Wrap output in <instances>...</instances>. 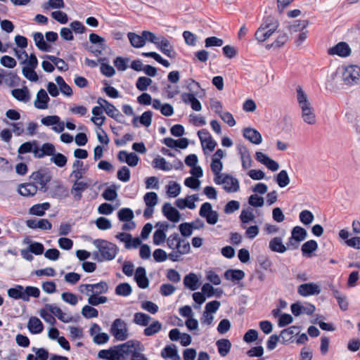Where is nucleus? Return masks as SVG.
Returning a JSON list of instances; mask_svg holds the SVG:
<instances>
[{"label":"nucleus","mask_w":360,"mask_h":360,"mask_svg":"<svg viewBox=\"0 0 360 360\" xmlns=\"http://www.w3.org/2000/svg\"><path fill=\"white\" fill-rule=\"evenodd\" d=\"M34 70L35 69H32L27 67H23L22 72L25 77L30 81L37 82L39 80V77Z\"/></svg>","instance_id":"nucleus-58"},{"label":"nucleus","mask_w":360,"mask_h":360,"mask_svg":"<svg viewBox=\"0 0 360 360\" xmlns=\"http://www.w3.org/2000/svg\"><path fill=\"white\" fill-rule=\"evenodd\" d=\"M276 181L281 188L285 187L290 183V178L285 170H281L276 177Z\"/></svg>","instance_id":"nucleus-46"},{"label":"nucleus","mask_w":360,"mask_h":360,"mask_svg":"<svg viewBox=\"0 0 360 360\" xmlns=\"http://www.w3.org/2000/svg\"><path fill=\"white\" fill-rule=\"evenodd\" d=\"M237 150L240 156L243 168L247 169L250 167L252 160L248 148L245 145L239 144L237 146Z\"/></svg>","instance_id":"nucleus-15"},{"label":"nucleus","mask_w":360,"mask_h":360,"mask_svg":"<svg viewBox=\"0 0 360 360\" xmlns=\"http://www.w3.org/2000/svg\"><path fill=\"white\" fill-rule=\"evenodd\" d=\"M131 172L129 169L126 166H122L117 174V179L123 182H127L130 179Z\"/></svg>","instance_id":"nucleus-56"},{"label":"nucleus","mask_w":360,"mask_h":360,"mask_svg":"<svg viewBox=\"0 0 360 360\" xmlns=\"http://www.w3.org/2000/svg\"><path fill=\"white\" fill-rule=\"evenodd\" d=\"M318 248V243L314 240H310L305 242L301 248L302 253L304 257H311L312 252Z\"/></svg>","instance_id":"nucleus-28"},{"label":"nucleus","mask_w":360,"mask_h":360,"mask_svg":"<svg viewBox=\"0 0 360 360\" xmlns=\"http://www.w3.org/2000/svg\"><path fill=\"white\" fill-rule=\"evenodd\" d=\"M104 110L109 117L115 119L118 122H122L117 119V117L120 115L119 110L112 103H108V105L104 107Z\"/></svg>","instance_id":"nucleus-54"},{"label":"nucleus","mask_w":360,"mask_h":360,"mask_svg":"<svg viewBox=\"0 0 360 360\" xmlns=\"http://www.w3.org/2000/svg\"><path fill=\"white\" fill-rule=\"evenodd\" d=\"M128 38L131 45L134 48H141L145 45L143 35H139L134 32H129Z\"/></svg>","instance_id":"nucleus-35"},{"label":"nucleus","mask_w":360,"mask_h":360,"mask_svg":"<svg viewBox=\"0 0 360 360\" xmlns=\"http://www.w3.org/2000/svg\"><path fill=\"white\" fill-rule=\"evenodd\" d=\"M39 295L40 290L38 288L34 286L24 288V301L29 302L30 297L37 298Z\"/></svg>","instance_id":"nucleus-40"},{"label":"nucleus","mask_w":360,"mask_h":360,"mask_svg":"<svg viewBox=\"0 0 360 360\" xmlns=\"http://www.w3.org/2000/svg\"><path fill=\"white\" fill-rule=\"evenodd\" d=\"M300 221L304 225H309L314 219V216L311 212L309 210H303L300 213L299 215Z\"/></svg>","instance_id":"nucleus-53"},{"label":"nucleus","mask_w":360,"mask_h":360,"mask_svg":"<svg viewBox=\"0 0 360 360\" xmlns=\"http://www.w3.org/2000/svg\"><path fill=\"white\" fill-rule=\"evenodd\" d=\"M134 280L140 288L145 289L149 285V281L146 276V271L144 267L139 266L136 269Z\"/></svg>","instance_id":"nucleus-17"},{"label":"nucleus","mask_w":360,"mask_h":360,"mask_svg":"<svg viewBox=\"0 0 360 360\" xmlns=\"http://www.w3.org/2000/svg\"><path fill=\"white\" fill-rule=\"evenodd\" d=\"M167 193L169 197L175 198L179 195L181 192L180 185L175 181H170L167 186Z\"/></svg>","instance_id":"nucleus-48"},{"label":"nucleus","mask_w":360,"mask_h":360,"mask_svg":"<svg viewBox=\"0 0 360 360\" xmlns=\"http://www.w3.org/2000/svg\"><path fill=\"white\" fill-rule=\"evenodd\" d=\"M243 136L251 143L258 145L262 141L261 134L256 129L250 127L243 129Z\"/></svg>","instance_id":"nucleus-20"},{"label":"nucleus","mask_w":360,"mask_h":360,"mask_svg":"<svg viewBox=\"0 0 360 360\" xmlns=\"http://www.w3.org/2000/svg\"><path fill=\"white\" fill-rule=\"evenodd\" d=\"M117 189L116 185L112 184L103 191L102 193L103 198L106 200H114L117 196Z\"/></svg>","instance_id":"nucleus-42"},{"label":"nucleus","mask_w":360,"mask_h":360,"mask_svg":"<svg viewBox=\"0 0 360 360\" xmlns=\"http://www.w3.org/2000/svg\"><path fill=\"white\" fill-rule=\"evenodd\" d=\"M52 18L60 22V24H65L68 21V15L61 11H53L51 13Z\"/></svg>","instance_id":"nucleus-62"},{"label":"nucleus","mask_w":360,"mask_h":360,"mask_svg":"<svg viewBox=\"0 0 360 360\" xmlns=\"http://www.w3.org/2000/svg\"><path fill=\"white\" fill-rule=\"evenodd\" d=\"M342 81L344 85L354 86L360 83V67L358 65H348L342 68Z\"/></svg>","instance_id":"nucleus-2"},{"label":"nucleus","mask_w":360,"mask_h":360,"mask_svg":"<svg viewBox=\"0 0 360 360\" xmlns=\"http://www.w3.org/2000/svg\"><path fill=\"white\" fill-rule=\"evenodd\" d=\"M300 108L302 109V117L304 122L309 124H314L316 123V116L311 104L302 106Z\"/></svg>","instance_id":"nucleus-23"},{"label":"nucleus","mask_w":360,"mask_h":360,"mask_svg":"<svg viewBox=\"0 0 360 360\" xmlns=\"http://www.w3.org/2000/svg\"><path fill=\"white\" fill-rule=\"evenodd\" d=\"M42 58L51 61L60 71H67L69 68L68 65L62 58L51 55H44L42 56Z\"/></svg>","instance_id":"nucleus-33"},{"label":"nucleus","mask_w":360,"mask_h":360,"mask_svg":"<svg viewBox=\"0 0 360 360\" xmlns=\"http://www.w3.org/2000/svg\"><path fill=\"white\" fill-rule=\"evenodd\" d=\"M162 212L164 216L170 221L176 223L180 220L181 214L179 212L176 208L173 207L169 202H165L164 204Z\"/></svg>","instance_id":"nucleus-13"},{"label":"nucleus","mask_w":360,"mask_h":360,"mask_svg":"<svg viewBox=\"0 0 360 360\" xmlns=\"http://www.w3.org/2000/svg\"><path fill=\"white\" fill-rule=\"evenodd\" d=\"M162 328V323L158 321H153L149 326L146 327L143 330L146 336H152L158 333Z\"/></svg>","instance_id":"nucleus-41"},{"label":"nucleus","mask_w":360,"mask_h":360,"mask_svg":"<svg viewBox=\"0 0 360 360\" xmlns=\"http://www.w3.org/2000/svg\"><path fill=\"white\" fill-rule=\"evenodd\" d=\"M33 39L36 46L41 51L49 52L51 49V46L49 44L44 38L41 32H35L33 34Z\"/></svg>","instance_id":"nucleus-26"},{"label":"nucleus","mask_w":360,"mask_h":360,"mask_svg":"<svg viewBox=\"0 0 360 360\" xmlns=\"http://www.w3.org/2000/svg\"><path fill=\"white\" fill-rule=\"evenodd\" d=\"M26 225L30 229H40L41 230H50L52 228L51 223L46 219H31L26 221Z\"/></svg>","instance_id":"nucleus-16"},{"label":"nucleus","mask_w":360,"mask_h":360,"mask_svg":"<svg viewBox=\"0 0 360 360\" xmlns=\"http://www.w3.org/2000/svg\"><path fill=\"white\" fill-rule=\"evenodd\" d=\"M300 333V327L296 326H290L281 330L280 336L282 338V343L287 345L293 342V335Z\"/></svg>","instance_id":"nucleus-18"},{"label":"nucleus","mask_w":360,"mask_h":360,"mask_svg":"<svg viewBox=\"0 0 360 360\" xmlns=\"http://www.w3.org/2000/svg\"><path fill=\"white\" fill-rule=\"evenodd\" d=\"M134 217V212L130 208H122L117 212V217L121 221H129Z\"/></svg>","instance_id":"nucleus-43"},{"label":"nucleus","mask_w":360,"mask_h":360,"mask_svg":"<svg viewBox=\"0 0 360 360\" xmlns=\"http://www.w3.org/2000/svg\"><path fill=\"white\" fill-rule=\"evenodd\" d=\"M152 165L154 168L163 171H169L173 168L172 164L167 162L166 160L160 156H158L153 160Z\"/></svg>","instance_id":"nucleus-32"},{"label":"nucleus","mask_w":360,"mask_h":360,"mask_svg":"<svg viewBox=\"0 0 360 360\" xmlns=\"http://www.w3.org/2000/svg\"><path fill=\"white\" fill-rule=\"evenodd\" d=\"M89 41L91 44H96L98 46V49L101 50H105L107 46L105 44V39L97 34L91 33L89 34Z\"/></svg>","instance_id":"nucleus-44"},{"label":"nucleus","mask_w":360,"mask_h":360,"mask_svg":"<svg viewBox=\"0 0 360 360\" xmlns=\"http://www.w3.org/2000/svg\"><path fill=\"white\" fill-rule=\"evenodd\" d=\"M224 278L232 282H238L245 277V272L240 269H228L224 272Z\"/></svg>","instance_id":"nucleus-27"},{"label":"nucleus","mask_w":360,"mask_h":360,"mask_svg":"<svg viewBox=\"0 0 360 360\" xmlns=\"http://www.w3.org/2000/svg\"><path fill=\"white\" fill-rule=\"evenodd\" d=\"M184 285L191 290H195L200 286L199 279L194 273H189L184 278Z\"/></svg>","instance_id":"nucleus-24"},{"label":"nucleus","mask_w":360,"mask_h":360,"mask_svg":"<svg viewBox=\"0 0 360 360\" xmlns=\"http://www.w3.org/2000/svg\"><path fill=\"white\" fill-rule=\"evenodd\" d=\"M152 79L146 77H140L136 82V88L141 91H144L147 90L148 87L151 84Z\"/></svg>","instance_id":"nucleus-51"},{"label":"nucleus","mask_w":360,"mask_h":360,"mask_svg":"<svg viewBox=\"0 0 360 360\" xmlns=\"http://www.w3.org/2000/svg\"><path fill=\"white\" fill-rule=\"evenodd\" d=\"M291 236L297 241L301 242L307 238V232L304 228L296 226L291 231Z\"/></svg>","instance_id":"nucleus-39"},{"label":"nucleus","mask_w":360,"mask_h":360,"mask_svg":"<svg viewBox=\"0 0 360 360\" xmlns=\"http://www.w3.org/2000/svg\"><path fill=\"white\" fill-rule=\"evenodd\" d=\"M50 98L44 89H41L37 94V98L34 103V107L38 109L44 110L48 108V103Z\"/></svg>","instance_id":"nucleus-19"},{"label":"nucleus","mask_w":360,"mask_h":360,"mask_svg":"<svg viewBox=\"0 0 360 360\" xmlns=\"http://www.w3.org/2000/svg\"><path fill=\"white\" fill-rule=\"evenodd\" d=\"M117 158L120 162H125L130 167H136L140 160L136 153H127L125 150L120 151L117 155Z\"/></svg>","instance_id":"nucleus-14"},{"label":"nucleus","mask_w":360,"mask_h":360,"mask_svg":"<svg viewBox=\"0 0 360 360\" xmlns=\"http://www.w3.org/2000/svg\"><path fill=\"white\" fill-rule=\"evenodd\" d=\"M296 91L297 102L300 108L311 104L307 99L306 94L304 92L300 86H297Z\"/></svg>","instance_id":"nucleus-50"},{"label":"nucleus","mask_w":360,"mask_h":360,"mask_svg":"<svg viewBox=\"0 0 360 360\" xmlns=\"http://www.w3.org/2000/svg\"><path fill=\"white\" fill-rule=\"evenodd\" d=\"M27 328L31 333L39 334L43 331L44 325L39 318L31 316L27 323Z\"/></svg>","instance_id":"nucleus-25"},{"label":"nucleus","mask_w":360,"mask_h":360,"mask_svg":"<svg viewBox=\"0 0 360 360\" xmlns=\"http://www.w3.org/2000/svg\"><path fill=\"white\" fill-rule=\"evenodd\" d=\"M32 350L36 354L37 360H47L49 359V352L44 348L32 347Z\"/></svg>","instance_id":"nucleus-64"},{"label":"nucleus","mask_w":360,"mask_h":360,"mask_svg":"<svg viewBox=\"0 0 360 360\" xmlns=\"http://www.w3.org/2000/svg\"><path fill=\"white\" fill-rule=\"evenodd\" d=\"M89 184L83 181H74L70 193L75 201H79L82 198V193L89 188Z\"/></svg>","instance_id":"nucleus-12"},{"label":"nucleus","mask_w":360,"mask_h":360,"mask_svg":"<svg viewBox=\"0 0 360 360\" xmlns=\"http://www.w3.org/2000/svg\"><path fill=\"white\" fill-rule=\"evenodd\" d=\"M220 176H216L214 179L217 184H224V189L229 192H237L239 188V181L237 179L233 177L230 174H225L221 181H218Z\"/></svg>","instance_id":"nucleus-6"},{"label":"nucleus","mask_w":360,"mask_h":360,"mask_svg":"<svg viewBox=\"0 0 360 360\" xmlns=\"http://www.w3.org/2000/svg\"><path fill=\"white\" fill-rule=\"evenodd\" d=\"M177 352L175 345H167L161 352V356L164 359L173 357Z\"/></svg>","instance_id":"nucleus-61"},{"label":"nucleus","mask_w":360,"mask_h":360,"mask_svg":"<svg viewBox=\"0 0 360 360\" xmlns=\"http://www.w3.org/2000/svg\"><path fill=\"white\" fill-rule=\"evenodd\" d=\"M167 246L172 250L179 247L181 242H184V239L180 238L179 233H174L171 234L166 240Z\"/></svg>","instance_id":"nucleus-37"},{"label":"nucleus","mask_w":360,"mask_h":360,"mask_svg":"<svg viewBox=\"0 0 360 360\" xmlns=\"http://www.w3.org/2000/svg\"><path fill=\"white\" fill-rule=\"evenodd\" d=\"M12 96L19 101L27 102L30 98V91L27 86L22 89H14L11 91Z\"/></svg>","instance_id":"nucleus-29"},{"label":"nucleus","mask_w":360,"mask_h":360,"mask_svg":"<svg viewBox=\"0 0 360 360\" xmlns=\"http://www.w3.org/2000/svg\"><path fill=\"white\" fill-rule=\"evenodd\" d=\"M82 288H85L87 295L89 292H91L94 295H101L106 293L108 290V285L105 281H101L96 284H82Z\"/></svg>","instance_id":"nucleus-10"},{"label":"nucleus","mask_w":360,"mask_h":360,"mask_svg":"<svg viewBox=\"0 0 360 360\" xmlns=\"http://www.w3.org/2000/svg\"><path fill=\"white\" fill-rule=\"evenodd\" d=\"M297 292L303 297H307L319 295L321 292V288L320 286L316 283H307L299 285Z\"/></svg>","instance_id":"nucleus-9"},{"label":"nucleus","mask_w":360,"mask_h":360,"mask_svg":"<svg viewBox=\"0 0 360 360\" xmlns=\"http://www.w3.org/2000/svg\"><path fill=\"white\" fill-rule=\"evenodd\" d=\"M143 200L148 207H155L158 201V197L155 192H148L143 196Z\"/></svg>","instance_id":"nucleus-49"},{"label":"nucleus","mask_w":360,"mask_h":360,"mask_svg":"<svg viewBox=\"0 0 360 360\" xmlns=\"http://www.w3.org/2000/svg\"><path fill=\"white\" fill-rule=\"evenodd\" d=\"M216 345L221 356H226L229 353L231 343L228 339H220L217 341Z\"/></svg>","instance_id":"nucleus-31"},{"label":"nucleus","mask_w":360,"mask_h":360,"mask_svg":"<svg viewBox=\"0 0 360 360\" xmlns=\"http://www.w3.org/2000/svg\"><path fill=\"white\" fill-rule=\"evenodd\" d=\"M50 207L51 205L49 202L36 204L30 209L29 213L32 215L41 217L44 215L45 211L49 210Z\"/></svg>","instance_id":"nucleus-34"},{"label":"nucleus","mask_w":360,"mask_h":360,"mask_svg":"<svg viewBox=\"0 0 360 360\" xmlns=\"http://www.w3.org/2000/svg\"><path fill=\"white\" fill-rule=\"evenodd\" d=\"M115 348L119 349L121 356L124 358V360L127 359L129 354H131V356L134 351L144 350L143 345L138 340H129L123 344L116 345Z\"/></svg>","instance_id":"nucleus-5"},{"label":"nucleus","mask_w":360,"mask_h":360,"mask_svg":"<svg viewBox=\"0 0 360 360\" xmlns=\"http://www.w3.org/2000/svg\"><path fill=\"white\" fill-rule=\"evenodd\" d=\"M240 219L243 224H248L253 221L255 219V215L252 212V210L250 207L247 210H243L240 215Z\"/></svg>","instance_id":"nucleus-55"},{"label":"nucleus","mask_w":360,"mask_h":360,"mask_svg":"<svg viewBox=\"0 0 360 360\" xmlns=\"http://www.w3.org/2000/svg\"><path fill=\"white\" fill-rule=\"evenodd\" d=\"M30 179H33V183L40 186V191L46 192L48 190L46 184L51 180V175L48 169L43 168L34 172L30 176Z\"/></svg>","instance_id":"nucleus-4"},{"label":"nucleus","mask_w":360,"mask_h":360,"mask_svg":"<svg viewBox=\"0 0 360 360\" xmlns=\"http://www.w3.org/2000/svg\"><path fill=\"white\" fill-rule=\"evenodd\" d=\"M129 60V58H122L121 56H118L114 60L113 63L119 71H124L128 68L127 63Z\"/></svg>","instance_id":"nucleus-57"},{"label":"nucleus","mask_w":360,"mask_h":360,"mask_svg":"<svg viewBox=\"0 0 360 360\" xmlns=\"http://www.w3.org/2000/svg\"><path fill=\"white\" fill-rule=\"evenodd\" d=\"M82 316L86 319L96 318L98 316V311L96 309L89 305H85L81 311Z\"/></svg>","instance_id":"nucleus-52"},{"label":"nucleus","mask_w":360,"mask_h":360,"mask_svg":"<svg viewBox=\"0 0 360 360\" xmlns=\"http://www.w3.org/2000/svg\"><path fill=\"white\" fill-rule=\"evenodd\" d=\"M151 319V317L146 314L142 312H136L134 314V322L139 326H147Z\"/></svg>","instance_id":"nucleus-38"},{"label":"nucleus","mask_w":360,"mask_h":360,"mask_svg":"<svg viewBox=\"0 0 360 360\" xmlns=\"http://www.w3.org/2000/svg\"><path fill=\"white\" fill-rule=\"evenodd\" d=\"M199 214L205 218L207 223L210 225H214L218 221L219 214L217 211L212 210V205L210 202H204L201 205Z\"/></svg>","instance_id":"nucleus-7"},{"label":"nucleus","mask_w":360,"mask_h":360,"mask_svg":"<svg viewBox=\"0 0 360 360\" xmlns=\"http://www.w3.org/2000/svg\"><path fill=\"white\" fill-rule=\"evenodd\" d=\"M269 247L270 250L275 252L283 253L286 251V247L283 244L282 238L275 237L269 242Z\"/></svg>","instance_id":"nucleus-30"},{"label":"nucleus","mask_w":360,"mask_h":360,"mask_svg":"<svg viewBox=\"0 0 360 360\" xmlns=\"http://www.w3.org/2000/svg\"><path fill=\"white\" fill-rule=\"evenodd\" d=\"M156 47L165 56L174 58L176 57V52L169 40L164 37H160V40L155 45Z\"/></svg>","instance_id":"nucleus-11"},{"label":"nucleus","mask_w":360,"mask_h":360,"mask_svg":"<svg viewBox=\"0 0 360 360\" xmlns=\"http://www.w3.org/2000/svg\"><path fill=\"white\" fill-rule=\"evenodd\" d=\"M98 295H91L88 298V303L91 306H98L100 304H104L108 301L107 297L98 296Z\"/></svg>","instance_id":"nucleus-59"},{"label":"nucleus","mask_w":360,"mask_h":360,"mask_svg":"<svg viewBox=\"0 0 360 360\" xmlns=\"http://www.w3.org/2000/svg\"><path fill=\"white\" fill-rule=\"evenodd\" d=\"M38 190L37 186L34 183L22 184L18 187V193L25 197L34 196Z\"/></svg>","instance_id":"nucleus-21"},{"label":"nucleus","mask_w":360,"mask_h":360,"mask_svg":"<svg viewBox=\"0 0 360 360\" xmlns=\"http://www.w3.org/2000/svg\"><path fill=\"white\" fill-rule=\"evenodd\" d=\"M132 289L131 285L127 283H122L117 285L115 288V294L127 297L131 293Z\"/></svg>","instance_id":"nucleus-45"},{"label":"nucleus","mask_w":360,"mask_h":360,"mask_svg":"<svg viewBox=\"0 0 360 360\" xmlns=\"http://www.w3.org/2000/svg\"><path fill=\"white\" fill-rule=\"evenodd\" d=\"M328 53L330 56L337 55L340 57L345 58L351 54V49L346 42L341 41L330 48L328 50Z\"/></svg>","instance_id":"nucleus-8"},{"label":"nucleus","mask_w":360,"mask_h":360,"mask_svg":"<svg viewBox=\"0 0 360 360\" xmlns=\"http://www.w3.org/2000/svg\"><path fill=\"white\" fill-rule=\"evenodd\" d=\"M110 332L119 341H124L129 337L127 325L121 319H116L112 322Z\"/></svg>","instance_id":"nucleus-3"},{"label":"nucleus","mask_w":360,"mask_h":360,"mask_svg":"<svg viewBox=\"0 0 360 360\" xmlns=\"http://www.w3.org/2000/svg\"><path fill=\"white\" fill-rule=\"evenodd\" d=\"M51 161L59 167H63L66 165L68 159L66 156L60 153H56L52 155Z\"/></svg>","instance_id":"nucleus-47"},{"label":"nucleus","mask_w":360,"mask_h":360,"mask_svg":"<svg viewBox=\"0 0 360 360\" xmlns=\"http://www.w3.org/2000/svg\"><path fill=\"white\" fill-rule=\"evenodd\" d=\"M8 295L15 300H22L24 301V287L16 285L14 288H9L7 291Z\"/></svg>","instance_id":"nucleus-36"},{"label":"nucleus","mask_w":360,"mask_h":360,"mask_svg":"<svg viewBox=\"0 0 360 360\" xmlns=\"http://www.w3.org/2000/svg\"><path fill=\"white\" fill-rule=\"evenodd\" d=\"M95 223L98 229L101 230H107L112 227L110 221L108 219L103 217H98L96 220Z\"/></svg>","instance_id":"nucleus-60"},{"label":"nucleus","mask_w":360,"mask_h":360,"mask_svg":"<svg viewBox=\"0 0 360 360\" xmlns=\"http://www.w3.org/2000/svg\"><path fill=\"white\" fill-rule=\"evenodd\" d=\"M184 103L191 104V107L193 110L200 111L202 109L200 102L195 98L194 94L183 93L181 96Z\"/></svg>","instance_id":"nucleus-22"},{"label":"nucleus","mask_w":360,"mask_h":360,"mask_svg":"<svg viewBox=\"0 0 360 360\" xmlns=\"http://www.w3.org/2000/svg\"><path fill=\"white\" fill-rule=\"evenodd\" d=\"M93 244L101 253V258H98L99 262L112 260L115 257L118 250L115 244L103 239H96L93 241Z\"/></svg>","instance_id":"nucleus-1"},{"label":"nucleus","mask_w":360,"mask_h":360,"mask_svg":"<svg viewBox=\"0 0 360 360\" xmlns=\"http://www.w3.org/2000/svg\"><path fill=\"white\" fill-rule=\"evenodd\" d=\"M7 78L5 79L4 82L9 86H15L18 85L20 77L13 72H9L6 75Z\"/></svg>","instance_id":"nucleus-63"}]
</instances>
